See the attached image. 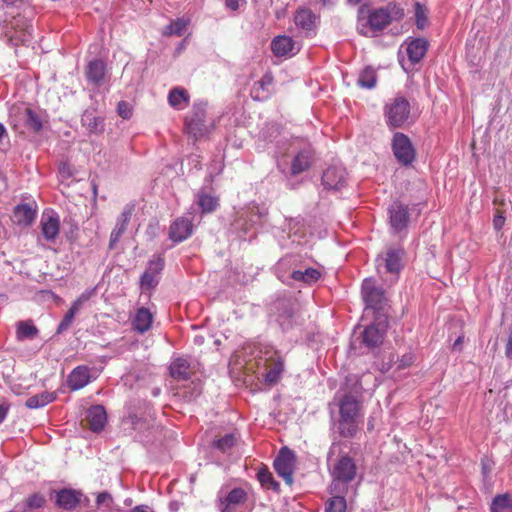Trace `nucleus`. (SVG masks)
<instances>
[{"label":"nucleus","instance_id":"nucleus-1","mask_svg":"<svg viewBox=\"0 0 512 512\" xmlns=\"http://www.w3.org/2000/svg\"><path fill=\"white\" fill-rule=\"evenodd\" d=\"M366 5L360 6L358 10L357 30L363 36H375L386 29L392 22L404 18V9L396 2H389L387 5L369 10L368 16H364Z\"/></svg>","mask_w":512,"mask_h":512},{"label":"nucleus","instance_id":"nucleus-2","mask_svg":"<svg viewBox=\"0 0 512 512\" xmlns=\"http://www.w3.org/2000/svg\"><path fill=\"white\" fill-rule=\"evenodd\" d=\"M329 473L331 483L329 493H349L356 494L359 481L356 482L358 468L355 460L348 454L341 455L335 461L329 464Z\"/></svg>","mask_w":512,"mask_h":512},{"label":"nucleus","instance_id":"nucleus-3","mask_svg":"<svg viewBox=\"0 0 512 512\" xmlns=\"http://www.w3.org/2000/svg\"><path fill=\"white\" fill-rule=\"evenodd\" d=\"M411 115L410 102L401 95L390 99L384 106V116L390 128H401Z\"/></svg>","mask_w":512,"mask_h":512},{"label":"nucleus","instance_id":"nucleus-4","mask_svg":"<svg viewBox=\"0 0 512 512\" xmlns=\"http://www.w3.org/2000/svg\"><path fill=\"white\" fill-rule=\"evenodd\" d=\"M206 107L207 103L204 101L195 102L185 118L186 132L195 139L202 137L208 131L205 123Z\"/></svg>","mask_w":512,"mask_h":512},{"label":"nucleus","instance_id":"nucleus-5","mask_svg":"<svg viewBox=\"0 0 512 512\" xmlns=\"http://www.w3.org/2000/svg\"><path fill=\"white\" fill-rule=\"evenodd\" d=\"M392 150L395 158L404 166L410 165L416 157L415 149L409 137L397 132L392 139Z\"/></svg>","mask_w":512,"mask_h":512},{"label":"nucleus","instance_id":"nucleus-6","mask_svg":"<svg viewBox=\"0 0 512 512\" xmlns=\"http://www.w3.org/2000/svg\"><path fill=\"white\" fill-rule=\"evenodd\" d=\"M295 462L296 457L294 452L287 447H283L273 463L277 474L282 477L288 485L293 483Z\"/></svg>","mask_w":512,"mask_h":512},{"label":"nucleus","instance_id":"nucleus-7","mask_svg":"<svg viewBox=\"0 0 512 512\" xmlns=\"http://www.w3.org/2000/svg\"><path fill=\"white\" fill-rule=\"evenodd\" d=\"M163 258H155L148 262L144 273L140 277V288L142 291H151L156 288L164 268Z\"/></svg>","mask_w":512,"mask_h":512},{"label":"nucleus","instance_id":"nucleus-8","mask_svg":"<svg viewBox=\"0 0 512 512\" xmlns=\"http://www.w3.org/2000/svg\"><path fill=\"white\" fill-rule=\"evenodd\" d=\"M375 267L384 281L394 283L397 281L404 264L401 258H376Z\"/></svg>","mask_w":512,"mask_h":512},{"label":"nucleus","instance_id":"nucleus-9","mask_svg":"<svg viewBox=\"0 0 512 512\" xmlns=\"http://www.w3.org/2000/svg\"><path fill=\"white\" fill-rule=\"evenodd\" d=\"M286 229L282 231L280 235V243L284 247H288L289 244L284 242L286 238L290 240L291 245H305L308 243L307 236L304 231L303 223L298 219H290L286 224Z\"/></svg>","mask_w":512,"mask_h":512},{"label":"nucleus","instance_id":"nucleus-10","mask_svg":"<svg viewBox=\"0 0 512 512\" xmlns=\"http://www.w3.org/2000/svg\"><path fill=\"white\" fill-rule=\"evenodd\" d=\"M314 160L315 152L313 148L310 145L304 146L295 153L291 161L290 174L296 176L307 171L312 166Z\"/></svg>","mask_w":512,"mask_h":512},{"label":"nucleus","instance_id":"nucleus-11","mask_svg":"<svg viewBox=\"0 0 512 512\" xmlns=\"http://www.w3.org/2000/svg\"><path fill=\"white\" fill-rule=\"evenodd\" d=\"M386 334V327L380 323H373L368 325L361 333L362 344L369 348L374 349L379 347L384 340Z\"/></svg>","mask_w":512,"mask_h":512},{"label":"nucleus","instance_id":"nucleus-12","mask_svg":"<svg viewBox=\"0 0 512 512\" xmlns=\"http://www.w3.org/2000/svg\"><path fill=\"white\" fill-rule=\"evenodd\" d=\"M135 211V205L133 203H128L124 206L123 211L120 216L117 218L114 229L110 235L109 247L112 249L119 241L123 233L125 232L128 223L131 220V217Z\"/></svg>","mask_w":512,"mask_h":512},{"label":"nucleus","instance_id":"nucleus-13","mask_svg":"<svg viewBox=\"0 0 512 512\" xmlns=\"http://www.w3.org/2000/svg\"><path fill=\"white\" fill-rule=\"evenodd\" d=\"M41 234L47 241H53L59 234L60 220L54 211L44 212L40 220Z\"/></svg>","mask_w":512,"mask_h":512},{"label":"nucleus","instance_id":"nucleus-14","mask_svg":"<svg viewBox=\"0 0 512 512\" xmlns=\"http://www.w3.org/2000/svg\"><path fill=\"white\" fill-rule=\"evenodd\" d=\"M193 232L192 218L183 216L177 218L170 226L169 235L174 242H182Z\"/></svg>","mask_w":512,"mask_h":512},{"label":"nucleus","instance_id":"nucleus-15","mask_svg":"<svg viewBox=\"0 0 512 512\" xmlns=\"http://www.w3.org/2000/svg\"><path fill=\"white\" fill-rule=\"evenodd\" d=\"M271 49L275 56L287 57L298 53L300 48L291 37L282 35L272 40Z\"/></svg>","mask_w":512,"mask_h":512},{"label":"nucleus","instance_id":"nucleus-16","mask_svg":"<svg viewBox=\"0 0 512 512\" xmlns=\"http://www.w3.org/2000/svg\"><path fill=\"white\" fill-rule=\"evenodd\" d=\"M13 111L24 123V126L33 132H39L43 127L42 116L39 112L34 111L29 107H17Z\"/></svg>","mask_w":512,"mask_h":512},{"label":"nucleus","instance_id":"nucleus-17","mask_svg":"<svg viewBox=\"0 0 512 512\" xmlns=\"http://www.w3.org/2000/svg\"><path fill=\"white\" fill-rule=\"evenodd\" d=\"M362 296L366 308L379 309L383 300V291L374 286L372 280L365 279L362 284Z\"/></svg>","mask_w":512,"mask_h":512},{"label":"nucleus","instance_id":"nucleus-18","mask_svg":"<svg viewBox=\"0 0 512 512\" xmlns=\"http://www.w3.org/2000/svg\"><path fill=\"white\" fill-rule=\"evenodd\" d=\"M91 381L90 368L85 365L75 367L67 377V386L72 391L84 388Z\"/></svg>","mask_w":512,"mask_h":512},{"label":"nucleus","instance_id":"nucleus-19","mask_svg":"<svg viewBox=\"0 0 512 512\" xmlns=\"http://www.w3.org/2000/svg\"><path fill=\"white\" fill-rule=\"evenodd\" d=\"M88 427L93 432H100L104 429L107 422L106 410L102 405L91 406L86 413Z\"/></svg>","mask_w":512,"mask_h":512},{"label":"nucleus","instance_id":"nucleus-20","mask_svg":"<svg viewBox=\"0 0 512 512\" xmlns=\"http://www.w3.org/2000/svg\"><path fill=\"white\" fill-rule=\"evenodd\" d=\"M389 215H390L389 218H390L391 227L395 231H401L404 228H406L408 220H409L407 206H405L401 203L395 202L389 208Z\"/></svg>","mask_w":512,"mask_h":512},{"label":"nucleus","instance_id":"nucleus-21","mask_svg":"<svg viewBox=\"0 0 512 512\" xmlns=\"http://www.w3.org/2000/svg\"><path fill=\"white\" fill-rule=\"evenodd\" d=\"M406 51L412 63H418L426 54L428 41L425 38H409L406 40Z\"/></svg>","mask_w":512,"mask_h":512},{"label":"nucleus","instance_id":"nucleus-22","mask_svg":"<svg viewBox=\"0 0 512 512\" xmlns=\"http://www.w3.org/2000/svg\"><path fill=\"white\" fill-rule=\"evenodd\" d=\"M341 418L358 419L360 415V403L352 394H345L339 403Z\"/></svg>","mask_w":512,"mask_h":512},{"label":"nucleus","instance_id":"nucleus-23","mask_svg":"<svg viewBox=\"0 0 512 512\" xmlns=\"http://www.w3.org/2000/svg\"><path fill=\"white\" fill-rule=\"evenodd\" d=\"M318 16L308 8H300L296 11L294 22L298 28L311 32L316 28Z\"/></svg>","mask_w":512,"mask_h":512},{"label":"nucleus","instance_id":"nucleus-24","mask_svg":"<svg viewBox=\"0 0 512 512\" xmlns=\"http://www.w3.org/2000/svg\"><path fill=\"white\" fill-rule=\"evenodd\" d=\"M345 183L344 170L339 167H328L322 175V184L327 189H339Z\"/></svg>","mask_w":512,"mask_h":512},{"label":"nucleus","instance_id":"nucleus-25","mask_svg":"<svg viewBox=\"0 0 512 512\" xmlns=\"http://www.w3.org/2000/svg\"><path fill=\"white\" fill-rule=\"evenodd\" d=\"M36 218V210L28 203L19 204L14 208L13 221L23 227L31 225Z\"/></svg>","mask_w":512,"mask_h":512},{"label":"nucleus","instance_id":"nucleus-26","mask_svg":"<svg viewBox=\"0 0 512 512\" xmlns=\"http://www.w3.org/2000/svg\"><path fill=\"white\" fill-rule=\"evenodd\" d=\"M81 493L72 489H62L56 493V505L65 510L74 509L80 502Z\"/></svg>","mask_w":512,"mask_h":512},{"label":"nucleus","instance_id":"nucleus-27","mask_svg":"<svg viewBox=\"0 0 512 512\" xmlns=\"http://www.w3.org/2000/svg\"><path fill=\"white\" fill-rule=\"evenodd\" d=\"M262 213L258 207L250 208L236 221V228L243 230L244 234L252 231V228L261 221Z\"/></svg>","mask_w":512,"mask_h":512},{"label":"nucleus","instance_id":"nucleus-28","mask_svg":"<svg viewBox=\"0 0 512 512\" xmlns=\"http://www.w3.org/2000/svg\"><path fill=\"white\" fill-rule=\"evenodd\" d=\"M284 369L282 359L276 354L267 359V372L265 374V381L269 384L277 383L281 377Z\"/></svg>","mask_w":512,"mask_h":512},{"label":"nucleus","instance_id":"nucleus-29","mask_svg":"<svg viewBox=\"0 0 512 512\" xmlns=\"http://www.w3.org/2000/svg\"><path fill=\"white\" fill-rule=\"evenodd\" d=\"M152 322V313L149 311L148 308L141 307L137 309L135 316L132 320V325L135 331L142 334L147 332L151 328Z\"/></svg>","mask_w":512,"mask_h":512},{"label":"nucleus","instance_id":"nucleus-30","mask_svg":"<svg viewBox=\"0 0 512 512\" xmlns=\"http://www.w3.org/2000/svg\"><path fill=\"white\" fill-rule=\"evenodd\" d=\"M197 205L203 214L214 212L219 206V199L211 192L204 189L197 193Z\"/></svg>","mask_w":512,"mask_h":512},{"label":"nucleus","instance_id":"nucleus-31","mask_svg":"<svg viewBox=\"0 0 512 512\" xmlns=\"http://www.w3.org/2000/svg\"><path fill=\"white\" fill-rule=\"evenodd\" d=\"M105 63L102 60L90 61L86 68V77L89 82L99 85L105 75Z\"/></svg>","mask_w":512,"mask_h":512},{"label":"nucleus","instance_id":"nucleus-32","mask_svg":"<svg viewBox=\"0 0 512 512\" xmlns=\"http://www.w3.org/2000/svg\"><path fill=\"white\" fill-rule=\"evenodd\" d=\"M189 94L186 89L182 87H175L170 90L168 95L169 104L178 110H183L189 104Z\"/></svg>","mask_w":512,"mask_h":512},{"label":"nucleus","instance_id":"nucleus-33","mask_svg":"<svg viewBox=\"0 0 512 512\" xmlns=\"http://www.w3.org/2000/svg\"><path fill=\"white\" fill-rule=\"evenodd\" d=\"M81 123L91 133L100 134L104 131L103 118L96 116L92 111H85L83 113Z\"/></svg>","mask_w":512,"mask_h":512},{"label":"nucleus","instance_id":"nucleus-34","mask_svg":"<svg viewBox=\"0 0 512 512\" xmlns=\"http://www.w3.org/2000/svg\"><path fill=\"white\" fill-rule=\"evenodd\" d=\"M246 499V492L241 488L232 489L224 500H221L220 509L222 512L230 511L232 506L239 505Z\"/></svg>","mask_w":512,"mask_h":512},{"label":"nucleus","instance_id":"nucleus-35","mask_svg":"<svg viewBox=\"0 0 512 512\" xmlns=\"http://www.w3.org/2000/svg\"><path fill=\"white\" fill-rule=\"evenodd\" d=\"M170 374L176 380H187L190 377V364L184 358L175 359L170 365Z\"/></svg>","mask_w":512,"mask_h":512},{"label":"nucleus","instance_id":"nucleus-36","mask_svg":"<svg viewBox=\"0 0 512 512\" xmlns=\"http://www.w3.org/2000/svg\"><path fill=\"white\" fill-rule=\"evenodd\" d=\"M39 333L38 328L31 320L19 321L16 326V338L18 341L34 339Z\"/></svg>","mask_w":512,"mask_h":512},{"label":"nucleus","instance_id":"nucleus-37","mask_svg":"<svg viewBox=\"0 0 512 512\" xmlns=\"http://www.w3.org/2000/svg\"><path fill=\"white\" fill-rule=\"evenodd\" d=\"M490 512H512V494H497L490 504Z\"/></svg>","mask_w":512,"mask_h":512},{"label":"nucleus","instance_id":"nucleus-38","mask_svg":"<svg viewBox=\"0 0 512 512\" xmlns=\"http://www.w3.org/2000/svg\"><path fill=\"white\" fill-rule=\"evenodd\" d=\"M349 493H330L331 498L327 501L325 512H346V495Z\"/></svg>","mask_w":512,"mask_h":512},{"label":"nucleus","instance_id":"nucleus-39","mask_svg":"<svg viewBox=\"0 0 512 512\" xmlns=\"http://www.w3.org/2000/svg\"><path fill=\"white\" fill-rule=\"evenodd\" d=\"M55 399L56 396L54 393L45 391L40 394L29 397L26 400L25 405L29 409H37L44 407L45 405L53 402Z\"/></svg>","mask_w":512,"mask_h":512},{"label":"nucleus","instance_id":"nucleus-40","mask_svg":"<svg viewBox=\"0 0 512 512\" xmlns=\"http://www.w3.org/2000/svg\"><path fill=\"white\" fill-rule=\"evenodd\" d=\"M338 430L342 437L352 438L358 431V419L341 418L339 419Z\"/></svg>","mask_w":512,"mask_h":512},{"label":"nucleus","instance_id":"nucleus-41","mask_svg":"<svg viewBox=\"0 0 512 512\" xmlns=\"http://www.w3.org/2000/svg\"><path fill=\"white\" fill-rule=\"evenodd\" d=\"M320 276V271L314 268H307L305 271L295 270L291 274L293 280L302 281L306 284L315 283Z\"/></svg>","mask_w":512,"mask_h":512},{"label":"nucleus","instance_id":"nucleus-42","mask_svg":"<svg viewBox=\"0 0 512 512\" xmlns=\"http://www.w3.org/2000/svg\"><path fill=\"white\" fill-rule=\"evenodd\" d=\"M376 81V71L372 67H366L360 72L357 84L361 88L372 89L375 87Z\"/></svg>","mask_w":512,"mask_h":512},{"label":"nucleus","instance_id":"nucleus-43","mask_svg":"<svg viewBox=\"0 0 512 512\" xmlns=\"http://www.w3.org/2000/svg\"><path fill=\"white\" fill-rule=\"evenodd\" d=\"M236 442V435L234 433H228L218 439H215L212 443V447L222 453H227L235 446Z\"/></svg>","mask_w":512,"mask_h":512},{"label":"nucleus","instance_id":"nucleus-44","mask_svg":"<svg viewBox=\"0 0 512 512\" xmlns=\"http://www.w3.org/2000/svg\"><path fill=\"white\" fill-rule=\"evenodd\" d=\"M257 478L263 487L273 491H279V483L274 479L267 467L259 469Z\"/></svg>","mask_w":512,"mask_h":512},{"label":"nucleus","instance_id":"nucleus-45","mask_svg":"<svg viewBox=\"0 0 512 512\" xmlns=\"http://www.w3.org/2000/svg\"><path fill=\"white\" fill-rule=\"evenodd\" d=\"M189 21L184 18H177L165 27L163 35L165 36H182L188 26Z\"/></svg>","mask_w":512,"mask_h":512},{"label":"nucleus","instance_id":"nucleus-46","mask_svg":"<svg viewBox=\"0 0 512 512\" xmlns=\"http://www.w3.org/2000/svg\"><path fill=\"white\" fill-rule=\"evenodd\" d=\"M79 310L80 309L77 308V305L72 304V306L66 312L63 319L61 320V322L59 323V325L57 327L58 334L63 333L71 326L72 322L74 321L75 315Z\"/></svg>","mask_w":512,"mask_h":512},{"label":"nucleus","instance_id":"nucleus-47","mask_svg":"<svg viewBox=\"0 0 512 512\" xmlns=\"http://www.w3.org/2000/svg\"><path fill=\"white\" fill-rule=\"evenodd\" d=\"M414 8H415L416 26L418 29L423 30L427 26V23H428L427 9L424 5H422L419 2L415 3Z\"/></svg>","mask_w":512,"mask_h":512},{"label":"nucleus","instance_id":"nucleus-48","mask_svg":"<svg viewBox=\"0 0 512 512\" xmlns=\"http://www.w3.org/2000/svg\"><path fill=\"white\" fill-rule=\"evenodd\" d=\"M46 503V498L43 494L34 493L28 496L25 500V506L28 509L42 508Z\"/></svg>","mask_w":512,"mask_h":512},{"label":"nucleus","instance_id":"nucleus-49","mask_svg":"<svg viewBox=\"0 0 512 512\" xmlns=\"http://www.w3.org/2000/svg\"><path fill=\"white\" fill-rule=\"evenodd\" d=\"M133 428L134 430L139 432L140 441L143 443H150L152 442V439H150L149 435L141 434L142 429L147 428L150 430L149 425L140 419L133 420ZM151 430L155 432L157 428L151 427Z\"/></svg>","mask_w":512,"mask_h":512},{"label":"nucleus","instance_id":"nucleus-50","mask_svg":"<svg viewBox=\"0 0 512 512\" xmlns=\"http://www.w3.org/2000/svg\"><path fill=\"white\" fill-rule=\"evenodd\" d=\"M117 111H118V114L123 118V119H129L132 115V111H131V107L130 105L125 102V101H120L117 105Z\"/></svg>","mask_w":512,"mask_h":512},{"label":"nucleus","instance_id":"nucleus-51","mask_svg":"<svg viewBox=\"0 0 512 512\" xmlns=\"http://www.w3.org/2000/svg\"><path fill=\"white\" fill-rule=\"evenodd\" d=\"M414 360H415V357L412 353H406L400 358L398 368L405 369V368L411 366L413 364Z\"/></svg>","mask_w":512,"mask_h":512},{"label":"nucleus","instance_id":"nucleus-52","mask_svg":"<svg viewBox=\"0 0 512 512\" xmlns=\"http://www.w3.org/2000/svg\"><path fill=\"white\" fill-rule=\"evenodd\" d=\"M492 468L493 462L489 458L484 457L481 459V471L484 477H489Z\"/></svg>","mask_w":512,"mask_h":512},{"label":"nucleus","instance_id":"nucleus-53","mask_svg":"<svg viewBox=\"0 0 512 512\" xmlns=\"http://www.w3.org/2000/svg\"><path fill=\"white\" fill-rule=\"evenodd\" d=\"M94 290L92 291H86L84 293H82L74 302H73V305H77V308L78 309H81L82 305L84 302H86L87 300H89V298L91 297V295L93 294Z\"/></svg>","mask_w":512,"mask_h":512},{"label":"nucleus","instance_id":"nucleus-54","mask_svg":"<svg viewBox=\"0 0 512 512\" xmlns=\"http://www.w3.org/2000/svg\"><path fill=\"white\" fill-rule=\"evenodd\" d=\"M505 355L512 360V327L509 330L508 338L505 345Z\"/></svg>","mask_w":512,"mask_h":512},{"label":"nucleus","instance_id":"nucleus-55","mask_svg":"<svg viewBox=\"0 0 512 512\" xmlns=\"http://www.w3.org/2000/svg\"><path fill=\"white\" fill-rule=\"evenodd\" d=\"M505 224V217L501 213H497L493 219V226L495 230L499 231Z\"/></svg>","mask_w":512,"mask_h":512},{"label":"nucleus","instance_id":"nucleus-56","mask_svg":"<svg viewBox=\"0 0 512 512\" xmlns=\"http://www.w3.org/2000/svg\"><path fill=\"white\" fill-rule=\"evenodd\" d=\"M96 502L98 505H104V504L108 505V503L111 502V496L107 492H102V493L98 494Z\"/></svg>","mask_w":512,"mask_h":512},{"label":"nucleus","instance_id":"nucleus-57","mask_svg":"<svg viewBox=\"0 0 512 512\" xmlns=\"http://www.w3.org/2000/svg\"><path fill=\"white\" fill-rule=\"evenodd\" d=\"M273 82V77L271 74H265L261 80L259 81V84L262 89H265L267 86L271 85Z\"/></svg>","mask_w":512,"mask_h":512},{"label":"nucleus","instance_id":"nucleus-58","mask_svg":"<svg viewBox=\"0 0 512 512\" xmlns=\"http://www.w3.org/2000/svg\"><path fill=\"white\" fill-rule=\"evenodd\" d=\"M9 411V405L8 404H0V424L6 419L7 414Z\"/></svg>","mask_w":512,"mask_h":512},{"label":"nucleus","instance_id":"nucleus-59","mask_svg":"<svg viewBox=\"0 0 512 512\" xmlns=\"http://www.w3.org/2000/svg\"><path fill=\"white\" fill-rule=\"evenodd\" d=\"M130 512H154V510L148 505H137Z\"/></svg>","mask_w":512,"mask_h":512},{"label":"nucleus","instance_id":"nucleus-60","mask_svg":"<svg viewBox=\"0 0 512 512\" xmlns=\"http://www.w3.org/2000/svg\"><path fill=\"white\" fill-rule=\"evenodd\" d=\"M7 135V130L3 124L0 123V140Z\"/></svg>","mask_w":512,"mask_h":512},{"label":"nucleus","instance_id":"nucleus-61","mask_svg":"<svg viewBox=\"0 0 512 512\" xmlns=\"http://www.w3.org/2000/svg\"><path fill=\"white\" fill-rule=\"evenodd\" d=\"M317 1L320 2L324 6L333 5L335 2L334 0H317Z\"/></svg>","mask_w":512,"mask_h":512},{"label":"nucleus","instance_id":"nucleus-62","mask_svg":"<svg viewBox=\"0 0 512 512\" xmlns=\"http://www.w3.org/2000/svg\"><path fill=\"white\" fill-rule=\"evenodd\" d=\"M363 0H346V2L349 4V5H358L362 2Z\"/></svg>","mask_w":512,"mask_h":512},{"label":"nucleus","instance_id":"nucleus-63","mask_svg":"<svg viewBox=\"0 0 512 512\" xmlns=\"http://www.w3.org/2000/svg\"><path fill=\"white\" fill-rule=\"evenodd\" d=\"M387 256L389 257H392V256H399V253L394 251V250H390L388 253H387Z\"/></svg>","mask_w":512,"mask_h":512},{"label":"nucleus","instance_id":"nucleus-64","mask_svg":"<svg viewBox=\"0 0 512 512\" xmlns=\"http://www.w3.org/2000/svg\"><path fill=\"white\" fill-rule=\"evenodd\" d=\"M462 342V337H458V339L454 342L453 348H456Z\"/></svg>","mask_w":512,"mask_h":512}]
</instances>
